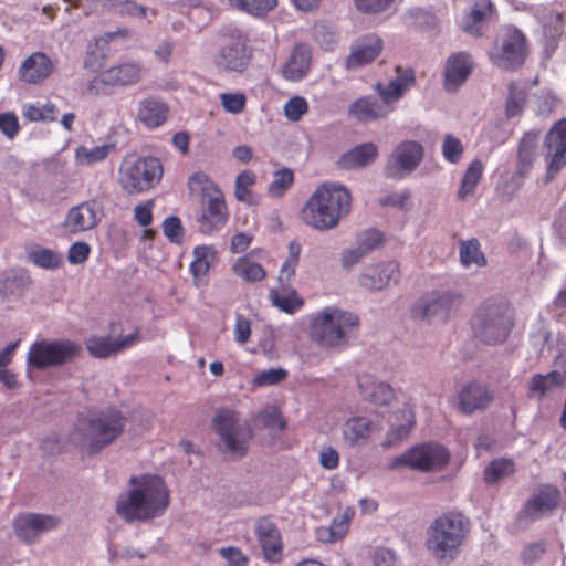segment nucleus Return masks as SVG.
<instances>
[{
  "label": "nucleus",
  "instance_id": "7",
  "mask_svg": "<svg viewBox=\"0 0 566 566\" xmlns=\"http://www.w3.org/2000/svg\"><path fill=\"white\" fill-rule=\"evenodd\" d=\"M513 324L510 304L503 298L486 300L476 308L471 319L474 337L488 345L503 343Z\"/></svg>",
  "mask_w": 566,
  "mask_h": 566
},
{
  "label": "nucleus",
  "instance_id": "21",
  "mask_svg": "<svg viewBox=\"0 0 566 566\" xmlns=\"http://www.w3.org/2000/svg\"><path fill=\"white\" fill-rule=\"evenodd\" d=\"M255 535L264 558L272 563L279 562L282 557L283 543L275 523L266 516L259 518L255 524Z\"/></svg>",
  "mask_w": 566,
  "mask_h": 566
},
{
  "label": "nucleus",
  "instance_id": "55",
  "mask_svg": "<svg viewBox=\"0 0 566 566\" xmlns=\"http://www.w3.org/2000/svg\"><path fill=\"white\" fill-rule=\"evenodd\" d=\"M148 13L156 17V10H149L147 7L140 6L132 0H120L118 14L128 15L138 19H146Z\"/></svg>",
  "mask_w": 566,
  "mask_h": 566
},
{
  "label": "nucleus",
  "instance_id": "60",
  "mask_svg": "<svg viewBox=\"0 0 566 566\" xmlns=\"http://www.w3.org/2000/svg\"><path fill=\"white\" fill-rule=\"evenodd\" d=\"M287 373L284 369H269L261 371L254 378L255 386L275 385L285 379Z\"/></svg>",
  "mask_w": 566,
  "mask_h": 566
},
{
  "label": "nucleus",
  "instance_id": "56",
  "mask_svg": "<svg viewBox=\"0 0 566 566\" xmlns=\"http://www.w3.org/2000/svg\"><path fill=\"white\" fill-rule=\"evenodd\" d=\"M0 130L9 139H13L19 134L20 125L13 112L0 113Z\"/></svg>",
  "mask_w": 566,
  "mask_h": 566
},
{
  "label": "nucleus",
  "instance_id": "35",
  "mask_svg": "<svg viewBox=\"0 0 566 566\" xmlns=\"http://www.w3.org/2000/svg\"><path fill=\"white\" fill-rule=\"evenodd\" d=\"M30 283L31 279L25 270H6L0 275V294L6 298L21 296Z\"/></svg>",
  "mask_w": 566,
  "mask_h": 566
},
{
  "label": "nucleus",
  "instance_id": "5",
  "mask_svg": "<svg viewBox=\"0 0 566 566\" xmlns=\"http://www.w3.org/2000/svg\"><path fill=\"white\" fill-rule=\"evenodd\" d=\"M359 324L356 314L328 306L312 318L311 334L323 347L344 348L357 336Z\"/></svg>",
  "mask_w": 566,
  "mask_h": 566
},
{
  "label": "nucleus",
  "instance_id": "14",
  "mask_svg": "<svg viewBox=\"0 0 566 566\" xmlns=\"http://www.w3.org/2000/svg\"><path fill=\"white\" fill-rule=\"evenodd\" d=\"M461 300L450 293H431L421 297L412 307V316L416 319L446 321L460 306Z\"/></svg>",
  "mask_w": 566,
  "mask_h": 566
},
{
  "label": "nucleus",
  "instance_id": "48",
  "mask_svg": "<svg viewBox=\"0 0 566 566\" xmlns=\"http://www.w3.org/2000/svg\"><path fill=\"white\" fill-rule=\"evenodd\" d=\"M527 91L524 87L517 86L515 83L509 85V96L506 98L505 111L507 117L518 115L525 105Z\"/></svg>",
  "mask_w": 566,
  "mask_h": 566
},
{
  "label": "nucleus",
  "instance_id": "22",
  "mask_svg": "<svg viewBox=\"0 0 566 566\" xmlns=\"http://www.w3.org/2000/svg\"><path fill=\"white\" fill-rule=\"evenodd\" d=\"M545 146L552 157L547 168V178L553 179L566 164V118L549 129L545 138Z\"/></svg>",
  "mask_w": 566,
  "mask_h": 566
},
{
  "label": "nucleus",
  "instance_id": "52",
  "mask_svg": "<svg viewBox=\"0 0 566 566\" xmlns=\"http://www.w3.org/2000/svg\"><path fill=\"white\" fill-rule=\"evenodd\" d=\"M28 260L43 269H56L61 264V258L53 250H32Z\"/></svg>",
  "mask_w": 566,
  "mask_h": 566
},
{
  "label": "nucleus",
  "instance_id": "50",
  "mask_svg": "<svg viewBox=\"0 0 566 566\" xmlns=\"http://www.w3.org/2000/svg\"><path fill=\"white\" fill-rule=\"evenodd\" d=\"M547 552V543L538 541L530 543L523 547L520 559L525 566H532L543 559Z\"/></svg>",
  "mask_w": 566,
  "mask_h": 566
},
{
  "label": "nucleus",
  "instance_id": "59",
  "mask_svg": "<svg viewBox=\"0 0 566 566\" xmlns=\"http://www.w3.org/2000/svg\"><path fill=\"white\" fill-rule=\"evenodd\" d=\"M359 248H379L385 244V235L380 230L368 229L358 235Z\"/></svg>",
  "mask_w": 566,
  "mask_h": 566
},
{
  "label": "nucleus",
  "instance_id": "27",
  "mask_svg": "<svg viewBox=\"0 0 566 566\" xmlns=\"http://www.w3.org/2000/svg\"><path fill=\"white\" fill-rule=\"evenodd\" d=\"M382 50V41L376 35H369L361 40L352 50L346 59V67L356 70L373 62Z\"/></svg>",
  "mask_w": 566,
  "mask_h": 566
},
{
  "label": "nucleus",
  "instance_id": "29",
  "mask_svg": "<svg viewBox=\"0 0 566 566\" xmlns=\"http://www.w3.org/2000/svg\"><path fill=\"white\" fill-rule=\"evenodd\" d=\"M179 14L184 17L182 20H179V24L189 31L200 30L210 19L209 10L199 0L179 2Z\"/></svg>",
  "mask_w": 566,
  "mask_h": 566
},
{
  "label": "nucleus",
  "instance_id": "57",
  "mask_svg": "<svg viewBox=\"0 0 566 566\" xmlns=\"http://www.w3.org/2000/svg\"><path fill=\"white\" fill-rule=\"evenodd\" d=\"M259 419L265 427L277 429L279 431H283L286 427L281 412L276 408L265 409L260 413Z\"/></svg>",
  "mask_w": 566,
  "mask_h": 566
},
{
  "label": "nucleus",
  "instance_id": "63",
  "mask_svg": "<svg viewBox=\"0 0 566 566\" xmlns=\"http://www.w3.org/2000/svg\"><path fill=\"white\" fill-rule=\"evenodd\" d=\"M234 340L239 344H245L251 335V323L242 315H237L234 325Z\"/></svg>",
  "mask_w": 566,
  "mask_h": 566
},
{
  "label": "nucleus",
  "instance_id": "51",
  "mask_svg": "<svg viewBox=\"0 0 566 566\" xmlns=\"http://www.w3.org/2000/svg\"><path fill=\"white\" fill-rule=\"evenodd\" d=\"M308 112V103L305 97L292 96L283 107L284 116L291 122H298Z\"/></svg>",
  "mask_w": 566,
  "mask_h": 566
},
{
  "label": "nucleus",
  "instance_id": "1",
  "mask_svg": "<svg viewBox=\"0 0 566 566\" xmlns=\"http://www.w3.org/2000/svg\"><path fill=\"white\" fill-rule=\"evenodd\" d=\"M129 484L133 489L116 503V513L126 522L153 518L168 506V490L160 476H132Z\"/></svg>",
  "mask_w": 566,
  "mask_h": 566
},
{
  "label": "nucleus",
  "instance_id": "2",
  "mask_svg": "<svg viewBox=\"0 0 566 566\" xmlns=\"http://www.w3.org/2000/svg\"><path fill=\"white\" fill-rule=\"evenodd\" d=\"M352 195L340 185L324 184L307 199L302 211V220L319 231L334 229L342 218L350 212Z\"/></svg>",
  "mask_w": 566,
  "mask_h": 566
},
{
  "label": "nucleus",
  "instance_id": "42",
  "mask_svg": "<svg viewBox=\"0 0 566 566\" xmlns=\"http://www.w3.org/2000/svg\"><path fill=\"white\" fill-rule=\"evenodd\" d=\"M483 174V166L480 160H473L469 167L467 168L459 190L458 198L460 200H465L468 197L472 196L475 191L476 186L479 185Z\"/></svg>",
  "mask_w": 566,
  "mask_h": 566
},
{
  "label": "nucleus",
  "instance_id": "43",
  "mask_svg": "<svg viewBox=\"0 0 566 566\" xmlns=\"http://www.w3.org/2000/svg\"><path fill=\"white\" fill-rule=\"evenodd\" d=\"M232 269L237 276L247 282H259L266 276L263 266L248 256L238 259Z\"/></svg>",
  "mask_w": 566,
  "mask_h": 566
},
{
  "label": "nucleus",
  "instance_id": "24",
  "mask_svg": "<svg viewBox=\"0 0 566 566\" xmlns=\"http://www.w3.org/2000/svg\"><path fill=\"white\" fill-rule=\"evenodd\" d=\"M472 72L471 56L465 52H457L449 56L444 67V88L454 92Z\"/></svg>",
  "mask_w": 566,
  "mask_h": 566
},
{
  "label": "nucleus",
  "instance_id": "25",
  "mask_svg": "<svg viewBox=\"0 0 566 566\" xmlns=\"http://www.w3.org/2000/svg\"><path fill=\"white\" fill-rule=\"evenodd\" d=\"M137 339V333L127 335L120 339H113L111 336H91L86 340V349L91 356L103 359L133 346Z\"/></svg>",
  "mask_w": 566,
  "mask_h": 566
},
{
  "label": "nucleus",
  "instance_id": "31",
  "mask_svg": "<svg viewBox=\"0 0 566 566\" xmlns=\"http://www.w3.org/2000/svg\"><path fill=\"white\" fill-rule=\"evenodd\" d=\"M269 298L275 307L286 314H294L304 306V300L289 283H279L277 287L270 290Z\"/></svg>",
  "mask_w": 566,
  "mask_h": 566
},
{
  "label": "nucleus",
  "instance_id": "4",
  "mask_svg": "<svg viewBox=\"0 0 566 566\" xmlns=\"http://www.w3.org/2000/svg\"><path fill=\"white\" fill-rule=\"evenodd\" d=\"M189 193L200 201L199 229L205 234L221 230L229 219L224 193L205 172L197 171L188 179Z\"/></svg>",
  "mask_w": 566,
  "mask_h": 566
},
{
  "label": "nucleus",
  "instance_id": "16",
  "mask_svg": "<svg viewBox=\"0 0 566 566\" xmlns=\"http://www.w3.org/2000/svg\"><path fill=\"white\" fill-rule=\"evenodd\" d=\"M103 209L96 199H88L73 206L66 212L64 227L71 233L90 231L97 227Z\"/></svg>",
  "mask_w": 566,
  "mask_h": 566
},
{
  "label": "nucleus",
  "instance_id": "23",
  "mask_svg": "<svg viewBox=\"0 0 566 566\" xmlns=\"http://www.w3.org/2000/svg\"><path fill=\"white\" fill-rule=\"evenodd\" d=\"M560 493L554 485H542L537 492L530 497L523 510L522 514L531 520L535 521L543 515L554 511L559 503Z\"/></svg>",
  "mask_w": 566,
  "mask_h": 566
},
{
  "label": "nucleus",
  "instance_id": "41",
  "mask_svg": "<svg viewBox=\"0 0 566 566\" xmlns=\"http://www.w3.org/2000/svg\"><path fill=\"white\" fill-rule=\"evenodd\" d=\"M228 4L240 12L261 18L277 6V0H227Z\"/></svg>",
  "mask_w": 566,
  "mask_h": 566
},
{
  "label": "nucleus",
  "instance_id": "18",
  "mask_svg": "<svg viewBox=\"0 0 566 566\" xmlns=\"http://www.w3.org/2000/svg\"><path fill=\"white\" fill-rule=\"evenodd\" d=\"M139 80V65L136 63H124L109 67L96 75L90 84V91L95 94L105 93V86H126L135 84Z\"/></svg>",
  "mask_w": 566,
  "mask_h": 566
},
{
  "label": "nucleus",
  "instance_id": "36",
  "mask_svg": "<svg viewBox=\"0 0 566 566\" xmlns=\"http://www.w3.org/2000/svg\"><path fill=\"white\" fill-rule=\"evenodd\" d=\"M495 8L491 0H475L470 12L463 19L464 32L479 36L482 34L481 23L491 19Z\"/></svg>",
  "mask_w": 566,
  "mask_h": 566
},
{
  "label": "nucleus",
  "instance_id": "62",
  "mask_svg": "<svg viewBox=\"0 0 566 566\" xmlns=\"http://www.w3.org/2000/svg\"><path fill=\"white\" fill-rule=\"evenodd\" d=\"M220 555L228 562L229 566H247L248 557L241 552L240 548L234 546L222 547Z\"/></svg>",
  "mask_w": 566,
  "mask_h": 566
},
{
  "label": "nucleus",
  "instance_id": "15",
  "mask_svg": "<svg viewBox=\"0 0 566 566\" xmlns=\"http://www.w3.org/2000/svg\"><path fill=\"white\" fill-rule=\"evenodd\" d=\"M250 61L251 52L241 34L226 40L213 57L216 66L228 72L241 73L248 67Z\"/></svg>",
  "mask_w": 566,
  "mask_h": 566
},
{
  "label": "nucleus",
  "instance_id": "30",
  "mask_svg": "<svg viewBox=\"0 0 566 566\" xmlns=\"http://www.w3.org/2000/svg\"><path fill=\"white\" fill-rule=\"evenodd\" d=\"M357 384L363 397L376 405H388L395 397L394 390L389 385L376 382L371 375H359Z\"/></svg>",
  "mask_w": 566,
  "mask_h": 566
},
{
  "label": "nucleus",
  "instance_id": "47",
  "mask_svg": "<svg viewBox=\"0 0 566 566\" xmlns=\"http://www.w3.org/2000/svg\"><path fill=\"white\" fill-rule=\"evenodd\" d=\"M294 182V172L289 168H282L274 172L273 180L268 187V195L272 198H281Z\"/></svg>",
  "mask_w": 566,
  "mask_h": 566
},
{
  "label": "nucleus",
  "instance_id": "40",
  "mask_svg": "<svg viewBox=\"0 0 566 566\" xmlns=\"http://www.w3.org/2000/svg\"><path fill=\"white\" fill-rule=\"evenodd\" d=\"M256 184V175L250 169L241 171L234 184V197L238 201L247 205L258 203V199L252 191V188Z\"/></svg>",
  "mask_w": 566,
  "mask_h": 566
},
{
  "label": "nucleus",
  "instance_id": "44",
  "mask_svg": "<svg viewBox=\"0 0 566 566\" xmlns=\"http://www.w3.org/2000/svg\"><path fill=\"white\" fill-rule=\"evenodd\" d=\"M515 472V463L511 459H495L484 469V481L486 484H495L501 479L512 475Z\"/></svg>",
  "mask_w": 566,
  "mask_h": 566
},
{
  "label": "nucleus",
  "instance_id": "53",
  "mask_svg": "<svg viewBox=\"0 0 566 566\" xmlns=\"http://www.w3.org/2000/svg\"><path fill=\"white\" fill-rule=\"evenodd\" d=\"M464 151L461 140L453 135H447L442 143V155L451 164H457Z\"/></svg>",
  "mask_w": 566,
  "mask_h": 566
},
{
  "label": "nucleus",
  "instance_id": "61",
  "mask_svg": "<svg viewBox=\"0 0 566 566\" xmlns=\"http://www.w3.org/2000/svg\"><path fill=\"white\" fill-rule=\"evenodd\" d=\"M196 259L190 264V270L198 284L209 270V262L206 260V250H195Z\"/></svg>",
  "mask_w": 566,
  "mask_h": 566
},
{
  "label": "nucleus",
  "instance_id": "32",
  "mask_svg": "<svg viewBox=\"0 0 566 566\" xmlns=\"http://www.w3.org/2000/svg\"><path fill=\"white\" fill-rule=\"evenodd\" d=\"M169 108L167 104L155 97L140 102L138 107V119L147 128L154 129L161 126L168 118Z\"/></svg>",
  "mask_w": 566,
  "mask_h": 566
},
{
  "label": "nucleus",
  "instance_id": "38",
  "mask_svg": "<svg viewBox=\"0 0 566 566\" xmlns=\"http://www.w3.org/2000/svg\"><path fill=\"white\" fill-rule=\"evenodd\" d=\"M566 382V376L559 371L553 370L546 375L536 374L528 382L530 395H536L543 398L554 388L560 387Z\"/></svg>",
  "mask_w": 566,
  "mask_h": 566
},
{
  "label": "nucleus",
  "instance_id": "19",
  "mask_svg": "<svg viewBox=\"0 0 566 566\" xmlns=\"http://www.w3.org/2000/svg\"><path fill=\"white\" fill-rule=\"evenodd\" d=\"M59 524V520L51 515L23 513L13 521L15 535L25 543H33L38 536L50 531Z\"/></svg>",
  "mask_w": 566,
  "mask_h": 566
},
{
  "label": "nucleus",
  "instance_id": "13",
  "mask_svg": "<svg viewBox=\"0 0 566 566\" xmlns=\"http://www.w3.org/2000/svg\"><path fill=\"white\" fill-rule=\"evenodd\" d=\"M81 352V345L69 339L42 340L30 347L28 361L35 368L42 369L49 366L62 365L78 356Z\"/></svg>",
  "mask_w": 566,
  "mask_h": 566
},
{
  "label": "nucleus",
  "instance_id": "12",
  "mask_svg": "<svg viewBox=\"0 0 566 566\" xmlns=\"http://www.w3.org/2000/svg\"><path fill=\"white\" fill-rule=\"evenodd\" d=\"M126 418L115 409L108 408L96 413L87 421V438L91 453L97 452L112 443L124 431Z\"/></svg>",
  "mask_w": 566,
  "mask_h": 566
},
{
  "label": "nucleus",
  "instance_id": "54",
  "mask_svg": "<svg viewBox=\"0 0 566 566\" xmlns=\"http://www.w3.org/2000/svg\"><path fill=\"white\" fill-rule=\"evenodd\" d=\"M220 102L227 113L234 115L242 113L247 106V97L243 93H221Z\"/></svg>",
  "mask_w": 566,
  "mask_h": 566
},
{
  "label": "nucleus",
  "instance_id": "8",
  "mask_svg": "<svg viewBox=\"0 0 566 566\" xmlns=\"http://www.w3.org/2000/svg\"><path fill=\"white\" fill-rule=\"evenodd\" d=\"M163 174L159 158L128 155L119 164L117 182L126 195L138 196L154 189L160 182Z\"/></svg>",
  "mask_w": 566,
  "mask_h": 566
},
{
  "label": "nucleus",
  "instance_id": "10",
  "mask_svg": "<svg viewBox=\"0 0 566 566\" xmlns=\"http://www.w3.org/2000/svg\"><path fill=\"white\" fill-rule=\"evenodd\" d=\"M213 428L220 438L218 448L221 452L232 458L245 455L251 432L247 426L240 423L235 411L219 410L213 418Z\"/></svg>",
  "mask_w": 566,
  "mask_h": 566
},
{
  "label": "nucleus",
  "instance_id": "17",
  "mask_svg": "<svg viewBox=\"0 0 566 566\" xmlns=\"http://www.w3.org/2000/svg\"><path fill=\"white\" fill-rule=\"evenodd\" d=\"M57 61L44 52L36 51L27 56L18 69L21 82L40 85L49 80L55 72Z\"/></svg>",
  "mask_w": 566,
  "mask_h": 566
},
{
  "label": "nucleus",
  "instance_id": "33",
  "mask_svg": "<svg viewBox=\"0 0 566 566\" xmlns=\"http://www.w3.org/2000/svg\"><path fill=\"white\" fill-rule=\"evenodd\" d=\"M311 50L303 44L296 45L283 67V76L289 81H301L306 76L311 66Z\"/></svg>",
  "mask_w": 566,
  "mask_h": 566
},
{
  "label": "nucleus",
  "instance_id": "37",
  "mask_svg": "<svg viewBox=\"0 0 566 566\" xmlns=\"http://www.w3.org/2000/svg\"><path fill=\"white\" fill-rule=\"evenodd\" d=\"M373 431V422L366 417H353L343 426V438L349 447L364 444Z\"/></svg>",
  "mask_w": 566,
  "mask_h": 566
},
{
  "label": "nucleus",
  "instance_id": "58",
  "mask_svg": "<svg viewBox=\"0 0 566 566\" xmlns=\"http://www.w3.org/2000/svg\"><path fill=\"white\" fill-rule=\"evenodd\" d=\"M300 260V250H291L289 258L282 264L279 273V283H289L295 274V269Z\"/></svg>",
  "mask_w": 566,
  "mask_h": 566
},
{
  "label": "nucleus",
  "instance_id": "49",
  "mask_svg": "<svg viewBox=\"0 0 566 566\" xmlns=\"http://www.w3.org/2000/svg\"><path fill=\"white\" fill-rule=\"evenodd\" d=\"M114 148L113 145H101L93 148L81 146L76 149V158L85 164H94L104 160Z\"/></svg>",
  "mask_w": 566,
  "mask_h": 566
},
{
  "label": "nucleus",
  "instance_id": "3",
  "mask_svg": "<svg viewBox=\"0 0 566 566\" xmlns=\"http://www.w3.org/2000/svg\"><path fill=\"white\" fill-rule=\"evenodd\" d=\"M396 77L387 86L377 83L375 90L379 97L364 96L349 106V115L358 122H371L386 117L392 111V104L399 101L416 82L415 71L411 67H396Z\"/></svg>",
  "mask_w": 566,
  "mask_h": 566
},
{
  "label": "nucleus",
  "instance_id": "20",
  "mask_svg": "<svg viewBox=\"0 0 566 566\" xmlns=\"http://www.w3.org/2000/svg\"><path fill=\"white\" fill-rule=\"evenodd\" d=\"M423 148L417 142H403L391 154L392 164L386 168L388 177H401L403 172L412 171L421 161Z\"/></svg>",
  "mask_w": 566,
  "mask_h": 566
},
{
  "label": "nucleus",
  "instance_id": "9",
  "mask_svg": "<svg viewBox=\"0 0 566 566\" xmlns=\"http://www.w3.org/2000/svg\"><path fill=\"white\" fill-rule=\"evenodd\" d=\"M488 56L493 65L503 71H515L522 67L527 56L525 35L517 28H505L495 38Z\"/></svg>",
  "mask_w": 566,
  "mask_h": 566
},
{
  "label": "nucleus",
  "instance_id": "46",
  "mask_svg": "<svg viewBox=\"0 0 566 566\" xmlns=\"http://www.w3.org/2000/svg\"><path fill=\"white\" fill-rule=\"evenodd\" d=\"M403 422L397 427H392L384 441V447L390 448L408 437L415 426V413L411 409L401 411Z\"/></svg>",
  "mask_w": 566,
  "mask_h": 566
},
{
  "label": "nucleus",
  "instance_id": "39",
  "mask_svg": "<svg viewBox=\"0 0 566 566\" xmlns=\"http://www.w3.org/2000/svg\"><path fill=\"white\" fill-rule=\"evenodd\" d=\"M117 33H106L105 38L95 39L93 42H90L86 50V55L84 59V66L93 72L101 70L106 60V52L104 46L111 40L116 36Z\"/></svg>",
  "mask_w": 566,
  "mask_h": 566
},
{
  "label": "nucleus",
  "instance_id": "11",
  "mask_svg": "<svg viewBox=\"0 0 566 566\" xmlns=\"http://www.w3.org/2000/svg\"><path fill=\"white\" fill-rule=\"evenodd\" d=\"M450 451L438 442L417 444L396 457L391 468L407 467L420 472H439L450 462Z\"/></svg>",
  "mask_w": 566,
  "mask_h": 566
},
{
  "label": "nucleus",
  "instance_id": "26",
  "mask_svg": "<svg viewBox=\"0 0 566 566\" xmlns=\"http://www.w3.org/2000/svg\"><path fill=\"white\" fill-rule=\"evenodd\" d=\"M399 276V265L395 261L377 264L367 269L360 276V284L369 290H381L396 282Z\"/></svg>",
  "mask_w": 566,
  "mask_h": 566
},
{
  "label": "nucleus",
  "instance_id": "6",
  "mask_svg": "<svg viewBox=\"0 0 566 566\" xmlns=\"http://www.w3.org/2000/svg\"><path fill=\"white\" fill-rule=\"evenodd\" d=\"M470 533V521L460 512L438 516L428 528L427 547L439 560H452Z\"/></svg>",
  "mask_w": 566,
  "mask_h": 566
},
{
  "label": "nucleus",
  "instance_id": "64",
  "mask_svg": "<svg viewBox=\"0 0 566 566\" xmlns=\"http://www.w3.org/2000/svg\"><path fill=\"white\" fill-rule=\"evenodd\" d=\"M318 462L324 469L334 470L339 465V454L333 447H324L319 452Z\"/></svg>",
  "mask_w": 566,
  "mask_h": 566
},
{
  "label": "nucleus",
  "instance_id": "45",
  "mask_svg": "<svg viewBox=\"0 0 566 566\" xmlns=\"http://www.w3.org/2000/svg\"><path fill=\"white\" fill-rule=\"evenodd\" d=\"M21 113L29 122H54L59 109L50 102L44 105L27 103L22 106Z\"/></svg>",
  "mask_w": 566,
  "mask_h": 566
},
{
  "label": "nucleus",
  "instance_id": "28",
  "mask_svg": "<svg viewBox=\"0 0 566 566\" xmlns=\"http://www.w3.org/2000/svg\"><path fill=\"white\" fill-rule=\"evenodd\" d=\"M378 157V149L373 143L355 146L340 156L337 165L342 169H360L371 164Z\"/></svg>",
  "mask_w": 566,
  "mask_h": 566
},
{
  "label": "nucleus",
  "instance_id": "34",
  "mask_svg": "<svg viewBox=\"0 0 566 566\" xmlns=\"http://www.w3.org/2000/svg\"><path fill=\"white\" fill-rule=\"evenodd\" d=\"M489 391L479 384L472 382L464 387L459 395V408L464 413L484 409L491 402Z\"/></svg>",
  "mask_w": 566,
  "mask_h": 566
}]
</instances>
